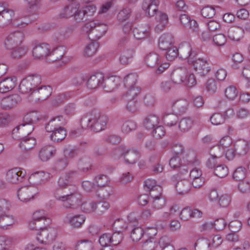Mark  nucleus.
<instances>
[{"label":"nucleus","instance_id":"obj_1","mask_svg":"<svg viewBox=\"0 0 250 250\" xmlns=\"http://www.w3.org/2000/svg\"><path fill=\"white\" fill-rule=\"evenodd\" d=\"M180 55L182 59L186 60L197 74L203 76L211 70L210 64L206 59L197 58V53L190 44H185L180 48Z\"/></svg>","mask_w":250,"mask_h":250},{"label":"nucleus","instance_id":"obj_2","mask_svg":"<svg viewBox=\"0 0 250 250\" xmlns=\"http://www.w3.org/2000/svg\"><path fill=\"white\" fill-rule=\"evenodd\" d=\"M107 121L108 119L106 116L101 115L97 110H93L83 116L81 124L83 127L99 132L105 128Z\"/></svg>","mask_w":250,"mask_h":250},{"label":"nucleus","instance_id":"obj_3","mask_svg":"<svg viewBox=\"0 0 250 250\" xmlns=\"http://www.w3.org/2000/svg\"><path fill=\"white\" fill-rule=\"evenodd\" d=\"M54 197L66 209H76L82 202V195L77 191L64 194L63 190L56 189L54 191Z\"/></svg>","mask_w":250,"mask_h":250},{"label":"nucleus","instance_id":"obj_4","mask_svg":"<svg viewBox=\"0 0 250 250\" xmlns=\"http://www.w3.org/2000/svg\"><path fill=\"white\" fill-rule=\"evenodd\" d=\"M112 155L117 159L123 157L125 164L131 165L135 164L140 157V153L137 149L123 145L116 148Z\"/></svg>","mask_w":250,"mask_h":250},{"label":"nucleus","instance_id":"obj_5","mask_svg":"<svg viewBox=\"0 0 250 250\" xmlns=\"http://www.w3.org/2000/svg\"><path fill=\"white\" fill-rule=\"evenodd\" d=\"M144 61L147 66L155 68V72L157 74L163 73L169 66V63L165 60L164 57L155 52L147 54L145 57Z\"/></svg>","mask_w":250,"mask_h":250},{"label":"nucleus","instance_id":"obj_6","mask_svg":"<svg viewBox=\"0 0 250 250\" xmlns=\"http://www.w3.org/2000/svg\"><path fill=\"white\" fill-rule=\"evenodd\" d=\"M108 26L105 23L90 22L83 28V32L88 34V38L91 40H98L105 35Z\"/></svg>","mask_w":250,"mask_h":250},{"label":"nucleus","instance_id":"obj_7","mask_svg":"<svg viewBox=\"0 0 250 250\" xmlns=\"http://www.w3.org/2000/svg\"><path fill=\"white\" fill-rule=\"evenodd\" d=\"M41 76L38 75H32L23 79L21 82L19 91L22 94H28L41 83Z\"/></svg>","mask_w":250,"mask_h":250},{"label":"nucleus","instance_id":"obj_8","mask_svg":"<svg viewBox=\"0 0 250 250\" xmlns=\"http://www.w3.org/2000/svg\"><path fill=\"white\" fill-rule=\"evenodd\" d=\"M25 35L22 31H15L10 33L5 39L3 45L6 50H12L21 45L24 40Z\"/></svg>","mask_w":250,"mask_h":250},{"label":"nucleus","instance_id":"obj_9","mask_svg":"<svg viewBox=\"0 0 250 250\" xmlns=\"http://www.w3.org/2000/svg\"><path fill=\"white\" fill-rule=\"evenodd\" d=\"M169 166L174 169L179 168V171L190 172H199L201 171L200 167V162L199 161L195 160L192 162L188 163V166H181L180 158L178 156H175L171 158L169 161Z\"/></svg>","mask_w":250,"mask_h":250},{"label":"nucleus","instance_id":"obj_10","mask_svg":"<svg viewBox=\"0 0 250 250\" xmlns=\"http://www.w3.org/2000/svg\"><path fill=\"white\" fill-rule=\"evenodd\" d=\"M138 76L136 73H130L125 76L124 79L125 93L129 96H137L140 93V89L136 86Z\"/></svg>","mask_w":250,"mask_h":250},{"label":"nucleus","instance_id":"obj_11","mask_svg":"<svg viewBox=\"0 0 250 250\" xmlns=\"http://www.w3.org/2000/svg\"><path fill=\"white\" fill-rule=\"evenodd\" d=\"M188 173H177L174 178L177 181L176 185V190L179 195H185L188 193L191 188V182L186 179Z\"/></svg>","mask_w":250,"mask_h":250},{"label":"nucleus","instance_id":"obj_12","mask_svg":"<svg viewBox=\"0 0 250 250\" xmlns=\"http://www.w3.org/2000/svg\"><path fill=\"white\" fill-rule=\"evenodd\" d=\"M38 192V190L36 187L27 186L18 189L17 196L21 201L26 203L32 200Z\"/></svg>","mask_w":250,"mask_h":250},{"label":"nucleus","instance_id":"obj_13","mask_svg":"<svg viewBox=\"0 0 250 250\" xmlns=\"http://www.w3.org/2000/svg\"><path fill=\"white\" fill-rule=\"evenodd\" d=\"M56 235V231L54 229L46 228L38 231L37 240L41 244L48 245L55 239Z\"/></svg>","mask_w":250,"mask_h":250},{"label":"nucleus","instance_id":"obj_14","mask_svg":"<svg viewBox=\"0 0 250 250\" xmlns=\"http://www.w3.org/2000/svg\"><path fill=\"white\" fill-rule=\"evenodd\" d=\"M122 79L117 76L104 77L102 88L107 92H112L115 90L121 85Z\"/></svg>","mask_w":250,"mask_h":250},{"label":"nucleus","instance_id":"obj_15","mask_svg":"<svg viewBox=\"0 0 250 250\" xmlns=\"http://www.w3.org/2000/svg\"><path fill=\"white\" fill-rule=\"evenodd\" d=\"M49 61L55 62L57 67H61L67 62L64 57V50L62 47L57 48L52 51L50 49Z\"/></svg>","mask_w":250,"mask_h":250},{"label":"nucleus","instance_id":"obj_16","mask_svg":"<svg viewBox=\"0 0 250 250\" xmlns=\"http://www.w3.org/2000/svg\"><path fill=\"white\" fill-rule=\"evenodd\" d=\"M173 111L177 114H182L188 110L189 102L185 99H173L170 102Z\"/></svg>","mask_w":250,"mask_h":250},{"label":"nucleus","instance_id":"obj_17","mask_svg":"<svg viewBox=\"0 0 250 250\" xmlns=\"http://www.w3.org/2000/svg\"><path fill=\"white\" fill-rule=\"evenodd\" d=\"M133 217V214H130L128 216V220L130 221L129 223L126 222L123 219H117L113 224V227L118 232L122 233L128 227H132L138 225V221L136 219L134 222L131 220Z\"/></svg>","mask_w":250,"mask_h":250},{"label":"nucleus","instance_id":"obj_18","mask_svg":"<svg viewBox=\"0 0 250 250\" xmlns=\"http://www.w3.org/2000/svg\"><path fill=\"white\" fill-rule=\"evenodd\" d=\"M21 101V98L19 95L13 94L2 98L0 105L3 109L8 110L14 107Z\"/></svg>","mask_w":250,"mask_h":250},{"label":"nucleus","instance_id":"obj_19","mask_svg":"<svg viewBox=\"0 0 250 250\" xmlns=\"http://www.w3.org/2000/svg\"><path fill=\"white\" fill-rule=\"evenodd\" d=\"M187 73V68L179 67L175 68L171 73L170 80L174 85H182L185 75Z\"/></svg>","mask_w":250,"mask_h":250},{"label":"nucleus","instance_id":"obj_20","mask_svg":"<svg viewBox=\"0 0 250 250\" xmlns=\"http://www.w3.org/2000/svg\"><path fill=\"white\" fill-rule=\"evenodd\" d=\"M144 187L149 192L151 197H156L160 195L162 193V187L157 184L155 180L148 179L144 182Z\"/></svg>","mask_w":250,"mask_h":250},{"label":"nucleus","instance_id":"obj_21","mask_svg":"<svg viewBox=\"0 0 250 250\" xmlns=\"http://www.w3.org/2000/svg\"><path fill=\"white\" fill-rule=\"evenodd\" d=\"M50 45L47 43L36 45L32 50L33 56L37 59L48 57L50 53Z\"/></svg>","mask_w":250,"mask_h":250},{"label":"nucleus","instance_id":"obj_22","mask_svg":"<svg viewBox=\"0 0 250 250\" xmlns=\"http://www.w3.org/2000/svg\"><path fill=\"white\" fill-rule=\"evenodd\" d=\"M14 16L13 10L3 7L0 12V28H4L9 25Z\"/></svg>","mask_w":250,"mask_h":250},{"label":"nucleus","instance_id":"obj_23","mask_svg":"<svg viewBox=\"0 0 250 250\" xmlns=\"http://www.w3.org/2000/svg\"><path fill=\"white\" fill-rule=\"evenodd\" d=\"M67 122L63 116L60 115L51 119L45 126L46 131H52V129L64 128L63 126Z\"/></svg>","mask_w":250,"mask_h":250},{"label":"nucleus","instance_id":"obj_24","mask_svg":"<svg viewBox=\"0 0 250 250\" xmlns=\"http://www.w3.org/2000/svg\"><path fill=\"white\" fill-rule=\"evenodd\" d=\"M244 29L240 26L230 27L227 32V36L229 40L233 42H238L243 37Z\"/></svg>","mask_w":250,"mask_h":250},{"label":"nucleus","instance_id":"obj_25","mask_svg":"<svg viewBox=\"0 0 250 250\" xmlns=\"http://www.w3.org/2000/svg\"><path fill=\"white\" fill-rule=\"evenodd\" d=\"M56 151L53 146L50 145L44 146L39 151V158L42 162L47 161L55 155Z\"/></svg>","mask_w":250,"mask_h":250},{"label":"nucleus","instance_id":"obj_26","mask_svg":"<svg viewBox=\"0 0 250 250\" xmlns=\"http://www.w3.org/2000/svg\"><path fill=\"white\" fill-rule=\"evenodd\" d=\"M159 4V0L146 1L143 4V9L146 11V13L148 16L153 17L155 15H156Z\"/></svg>","mask_w":250,"mask_h":250},{"label":"nucleus","instance_id":"obj_27","mask_svg":"<svg viewBox=\"0 0 250 250\" xmlns=\"http://www.w3.org/2000/svg\"><path fill=\"white\" fill-rule=\"evenodd\" d=\"M174 43V37L170 33H165L162 35L159 40V47L160 49L167 50L170 47L173 46Z\"/></svg>","mask_w":250,"mask_h":250},{"label":"nucleus","instance_id":"obj_28","mask_svg":"<svg viewBox=\"0 0 250 250\" xmlns=\"http://www.w3.org/2000/svg\"><path fill=\"white\" fill-rule=\"evenodd\" d=\"M103 81V74L98 73L90 77L87 80V86L89 89H95L100 86L102 88Z\"/></svg>","mask_w":250,"mask_h":250},{"label":"nucleus","instance_id":"obj_29","mask_svg":"<svg viewBox=\"0 0 250 250\" xmlns=\"http://www.w3.org/2000/svg\"><path fill=\"white\" fill-rule=\"evenodd\" d=\"M235 152L239 155L244 156L250 150V144L244 140H238L234 144Z\"/></svg>","mask_w":250,"mask_h":250},{"label":"nucleus","instance_id":"obj_30","mask_svg":"<svg viewBox=\"0 0 250 250\" xmlns=\"http://www.w3.org/2000/svg\"><path fill=\"white\" fill-rule=\"evenodd\" d=\"M15 77H7L0 82V93H6L13 89L16 84Z\"/></svg>","mask_w":250,"mask_h":250},{"label":"nucleus","instance_id":"obj_31","mask_svg":"<svg viewBox=\"0 0 250 250\" xmlns=\"http://www.w3.org/2000/svg\"><path fill=\"white\" fill-rule=\"evenodd\" d=\"M16 222L14 216L11 212L0 214V228L7 229Z\"/></svg>","mask_w":250,"mask_h":250},{"label":"nucleus","instance_id":"obj_32","mask_svg":"<svg viewBox=\"0 0 250 250\" xmlns=\"http://www.w3.org/2000/svg\"><path fill=\"white\" fill-rule=\"evenodd\" d=\"M42 119L40 112L37 111H32L27 113L23 118V123L33 125L37 124Z\"/></svg>","mask_w":250,"mask_h":250},{"label":"nucleus","instance_id":"obj_33","mask_svg":"<svg viewBox=\"0 0 250 250\" xmlns=\"http://www.w3.org/2000/svg\"><path fill=\"white\" fill-rule=\"evenodd\" d=\"M155 19L156 21L155 31L158 32H161L168 23L167 16L165 13L159 12L157 13Z\"/></svg>","mask_w":250,"mask_h":250},{"label":"nucleus","instance_id":"obj_34","mask_svg":"<svg viewBox=\"0 0 250 250\" xmlns=\"http://www.w3.org/2000/svg\"><path fill=\"white\" fill-rule=\"evenodd\" d=\"M51 223V220L48 218L46 219H39L38 220H32L29 224L30 229L40 231L46 228Z\"/></svg>","mask_w":250,"mask_h":250},{"label":"nucleus","instance_id":"obj_35","mask_svg":"<svg viewBox=\"0 0 250 250\" xmlns=\"http://www.w3.org/2000/svg\"><path fill=\"white\" fill-rule=\"evenodd\" d=\"M133 33L134 37L137 40L145 39L149 36V27L147 25L134 27L133 28Z\"/></svg>","mask_w":250,"mask_h":250},{"label":"nucleus","instance_id":"obj_36","mask_svg":"<svg viewBox=\"0 0 250 250\" xmlns=\"http://www.w3.org/2000/svg\"><path fill=\"white\" fill-rule=\"evenodd\" d=\"M187 176H189L191 180V183L195 188H199L202 187L205 182V178L203 173H188Z\"/></svg>","mask_w":250,"mask_h":250},{"label":"nucleus","instance_id":"obj_37","mask_svg":"<svg viewBox=\"0 0 250 250\" xmlns=\"http://www.w3.org/2000/svg\"><path fill=\"white\" fill-rule=\"evenodd\" d=\"M183 79L182 85L188 89L194 87L197 84V79L195 75L187 68V73Z\"/></svg>","mask_w":250,"mask_h":250},{"label":"nucleus","instance_id":"obj_38","mask_svg":"<svg viewBox=\"0 0 250 250\" xmlns=\"http://www.w3.org/2000/svg\"><path fill=\"white\" fill-rule=\"evenodd\" d=\"M5 178L8 182L18 184L24 181L27 176L26 173H6Z\"/></svg>","mask_w":250,"mask_h":250},{"label":"nucleus","instance_id":"obj_39","mask_svg":"<svg viewBox=\"0 0 250 250\" xmlns=\"http://www.w3.org/2000/svg\"><path fill=\"white\" fill-rule=\"evenodd\" d=\"M50 133L49 137L54 142H59L63 140L66 137V131L64 128L55 129L52 131H46Z\"/></svg>","mask_w":250,"mask_h":250},{"label":"nucleus","instance_id":"obj_40","mask_svg":"<svg viewBox=\"0 0 250 250\" xmlns=\"http://www.w3.org/2000/svg\"><path fill=\"white\" fill-rule=\"evenodd\" d=\"M10 56L12 59H20L24 57L29 50L26 45L19 46L11 50Z\"/></svg>","mask_w":250,"mask_h":250},{"label":"nucleus","instance_id":"obj_41","mask_svg":"<svg viewBox=\"0 0 250 250\" xmlns=\"http://www.w3.org/2000/svg\"><path fill=\"white\" fill-rule=\"evenodd\" d=\"M34 130V126L27 123H23L13 130V133H18L21 136L30 134Z\"/></svg>","mask_w":250,"mask_h":250},{"label":"nucleus","instance_id":"obj_42","mask_svg":"<svg viewBox=\"0 0 250 250\" xmlns=\"http://www.w3.org/2000/svg\"><path fill=\"white\" fill-rule=\"evenodd\" d=\"M86 219L85 215L78 214L69 217L68 223L74 228H79L82 227Z\"/></svg>","mask_w":250,"mask_h":250},{"label":"nucleus","instance_id":"obj_43","mask_svg":"<svg viewBox=\"0 0 250 250\" xmlns=\"http://www.w3.org/2000/svg\"><path fill=\"white\" fill-rule=\"evenodd\" d=\"M185 44L189 43L188 42H183L180 44L179 49H177L175 46H172L166 50L167 52L166 54V57L167 60L172 61L176 58L178 55L182 59L180 55V48Z\"/></svg>","mask_w":250,"mask_h":250},{"label":"nucleus","instance_id":"obj_44","mask_svg":"<svg viewBox=\"0 0 250 250\" xmlns=\"http://www.w3.org/2000/svg\"><path fill=\"white\" fill-rule=\"evenodd\" d=\"M137 96H129L127 93L124 95V98L127 102L126 109L131 112H134L138 108L136 98Z\"/></svg>","mask_w":250,"mask_h":250},{"label":"nucleus","instance_id":"obj_45","mask_svg":"<svg viewBox=\"0 0 250 250\" xmlns=\"http://www.w3.org/2000/svg\"><path fill=\"white\" fill-rule=\"evenodd\" d=\"M98 48V43L91 42L85 46L83 52V55L85 58L92 57L96 54Z\"/></svg>","mask_w":250,"mask_h":250},{"label":"nucleus","instance_id":"obj_46","mask_svg":"<svg viewBox=\"0 0 250 250\" xmlns=\"http://www.w3.org/2000/svg\"><path fill=\"white\" fill-rule=\"evenodd\" d=\"M78 2L72 1L71 3L65 6L61 13V17L66 18L73 17Z\"/></svg>","mask_w":250,"mask_h":250},{"label":"nucleus","instance_id":"obj_47","mask_svg":"<svg viewBox=\"0 0 250 250\" xmlns=\"http://www.w3.org/2000/svg\"><path fill=\"white\" fill-rule=\"evenodd\" d=\"M159 120L158 117L156 115L150 114L145 119L144 125L148 129H152L159 124Z\"/></svg>","mask_w":250,"mask_h":250},{"label":"nucleus","instance_id":"obj_48","mask_svg":"<svg viewBox=\"0 0 250 250\" xmlns=\"http://www.w3.org/2000/svg\"><path fill=\"white\" fill-rule=\"evenodd\" d=\"M72 179L71 173H62L58 180V186L60 189L65 188Z\"/></svg>","mask_w":250,"mask_h":250},{"label":"nucleus","instance_id":"obj_49","mask_svg":"<svg viewBox=\"0 0 250 250\" xmlns=\"http://www.w3.org/2000/svg\"><path fill=\"white\" fill-rule=\"evenodd\" d=\"M81 210L85 213H91L96 210L97 203L91 200L82 202Z\"/></svg>","mask_w":250,"mask_h":250},{"label":"nucleus","instance_id":"obj_50","mask_svg":"<svg viewBox=\"0 0 250 250\" xmlns=\"http://www.w3.org/2000/svg\"><path fill=\"white\" fill-rule=\"evenodd\" d=\"M36 140L33 138H23L19 146L23 150H29L36 145Z\"/></svg>","mask_w":250,"mask_h":250},{"label":"nucleus","instance_id":"obj_51","mask_svg":"<svg viewBox=\"0 0 250 250\" xmlns=\"http://www.w3.org/2000/svg\"><path fill=\"white\" fill-rule=\"evenodd\" d=\"M76 249L77 250H92L93 243L90 240H82L77 242L76 245Z\"/></svg>","mask_w":250,"mask_h":250},{"label":"nucleus","instance_id":"obj_52","mask_svg":"<svg viewBox=\"0 0 250 250\" xmlns=\"http://www.w3.org/2000/svg\"><path fill=\"white\" fill-rule=\"evenodd\" d=\"M37 92L40 95L39 99L43 100L47 99L51 94L52 89L49 85H44L39 87Z\"/></svg>","mask_w":250,"mask_h":250},{"label":"nucleus","instance_id":"obj_53","mask_svg":"<svg viewBox=\"0 0 250 250\" xmlns=\"http://www.w3.org/2000/svg\"><path fill=\"white\" fill-rule=\"evenodd\" d=\"M40 173H32L30 176L28 177V181L31 183L38 184V182H35L34 179H38L40 177L42 178L41 180V182H45L47 181L51 177L50 173H41L42 175H40Z\"/></svg>","mask_w":250,"mask_h":250},{"label":"nucleus","instance_id":"obj_54","mask_svg":"<svg viewBox=\"0 0 250 250\" xmlns=\"http://www.w3.org/2000/svg\"><path fill=\"white\" fill-rule=\"evenodd\" d=\"M193 124V121L191 118H184L180 121L179 128L182 131H188L192 127Z\"/></svg>","mask_w":250,"mask_h":250},{"label":"nucleus","instance_id":"obj_55","mask_svg":"<svg viewBox=\"0 0 250 250\" xmlns=\"http://www.w3.org/2000/svg\"><path fill=\"white\" fill-rule=\"evenodd\" d=\"M74 13L73 18L76 22H81L83 21L86 20L83 8L80 7L79 2H78Z\"/></svg>","mask_w":250,"mask_h":250},{"label":"nucleus","instance_id":"obj_56","mask_svg":"<svg viewBox=\"0 0 250 250\" xmlns=\"http://www.w3.org/2000/svg\"><path fill=\"white\" fill-rule=\"evenodd\" d=\"M171 239L167 236H164L160 238L159 242L161 250H175L173 245L170 244Z\"/></svg>","mask_w":250,"mask_h":250},{"label":"nucleus","instance_id":"obj_57","mask_svg":"<svg viewBox=\"0 0 250 250\" xmlns=\"http://www.w3.org/2000/svg\"><path fill=\"white\" fill-rule=\"evenodd\" d=\"M94 181L97 184V187H102L107 185L109 181V178L103 173H98L95 176Z\"/></svg>","mask_w":250,"mask_h":250},{"label":"nucleus","instance_id":"obj_58","mask_svg":"<svg viewBox=\"0 0 250 250\" xmlns=\"http://www.w3.org/2000/svg\"><path fill=\"white\" fill-rule=\"evenodd\" d=\"M226 118L220 113H215L210 117L211 123L214 125H219L224 123Z\"/></svg>","mask_w":250,"mask_h":250},{"label":"nucleus","instance_id":"obj_59","mask_svg":"<svg viewBox=\"0 0 250 250\" xmlns=\"http://www.w3.org/2000/svg\"><path fill=\"white\" fill-rule=\"evenodd\" d=\"M152 197L154 199L152 203V208L156 209H160L165 205V199L161 196V194L160 195Z\"/></svg>","mask_w":250,"mask_h":250},{"label":"nucleus","instance_id":"obj_60","mask_svg":"<svg viewBox=\"0 0 250 250\" xmlns=\"http://www.w3.org/2000/svg\"><path fill=\"white\" fill-rule=\"evenodd\" d=\"M163 121L166 125L172 126L177 124L178 117L174 114H166L163 117Z\"/></svg>","mask_w":250,"mask_h":250},{"label":"nucleus","instance_id":"obj_61","mask_svg":"<svg viewBox=\"0 0 250 250\" xmlns=\"http://www.w3.org/2000/svg\"><path fill=\"white\" fill-rule=\"evenodd\" d=\"M144 235V230L140 227L134 228L131 232V238L134 242L139 241Z\"/></svg>","mask_w":250,"mask_h":250},{"label":"nucleus","instance_id":"obj_62","mask_svg":"<svg viewBox=\"0 0 250 250\" xmlns=\"http://www.w3.org/2000/svg\"><path fill=\"white\" fill-rule=\"evenodd\" d=\"M12 121L11 116L6 112L0 113V127L8 126Z\"/></svg>","mask_w":250,"mask_h":250},{"label":"nucleus","instance_id":"obj_63","mask_svg":"<svg viewBox=\"0 0 250 250\" xmlns=\"http://www.w3.org/2000/svg\"><path fill=\"white\" fill-rule=\"evenodd\" d=\"M136 125L135 122L132 120H127L125 121L122 126V131L124 133H129L134 130Z\"/></svg>","mask_w":250,"mask_h":250},{"label":"nucleus","instance_id":"obj_64","mask_svg":"<svg viewBox=\"0 0 250 250\" xmlns=\"http://www.w3.org/2000/svg\"><path fill=\"white\" fill-rule=\"evenodd\" d=\"M157 247V243L154 237H150L146 240L142 245L144 250H153Z\"/></svg>","mask_w":250,"mask_h":250}]
</instances>
